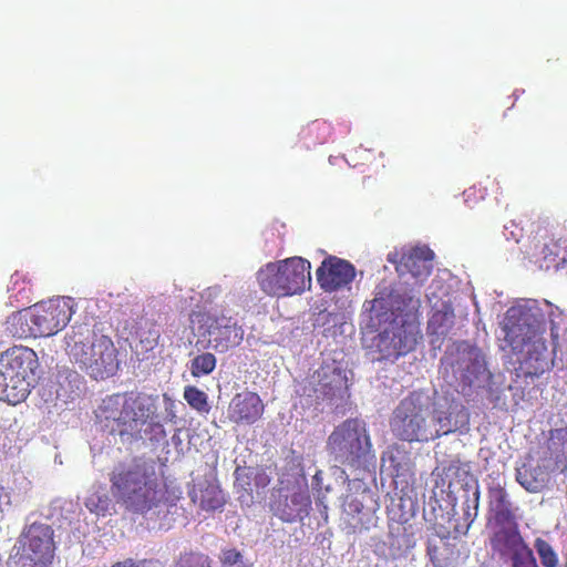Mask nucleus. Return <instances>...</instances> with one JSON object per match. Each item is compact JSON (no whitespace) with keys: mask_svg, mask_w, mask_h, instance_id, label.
<instances>
[{"mask_svg":"<svg viewBox=\"0 0 567 567\" xmlns=\"http://www.w3.org/2000/svg\"><path fill=\"white\" fill-rule=\"evenodd\" d=\"M454 324V312L451 309L437 310L427 322V330L431 334L446 336Z\"/></svg>","mask_w":567,"mask_h":567,"instance_id":"27","label":"nucleus"},{"mask_svg":"<svg viewBox=\"0 0 567 567\" xmlns=\"http://www.w3.org/2000/svg\"><path fill=\"white\" fill-rule=\"evenodd\" d=\"M243 473H244V470H241V468H239V467H238V468H236V471H235V475H236V480H237V481H239V480H241V478H243Z\"/></svg>","mask_w":567,"mask_h":567,"instance_id":"41","label":"nucleus"},{"mask_svg":"<svg viewBox=\"0 0 567 567\" xmlns=\"http://www.w3.org/2000/svg\"><path fill=\"white\" fill-rule=\"evenodd\" d=\"M547 445L556 460L567 454V426L551 430Z\"/></svg>","mask_w":567,"mask_h":567,"instance_id":"29","label":"nucleus"},{"mask_svg":"<svg viewBox=\"0 0 567 567\" xmlns=\"http://www.w3.org/2000/svg\"><path fill=\"white\" fill-rule=\"evenodd\" d=\"M11 496L10 493L0 484V512H3V505L10 506Z\"/></svg>","mask_w":567,"mask_h":567,"instance_id":"40","label":"nucleus"},{"mask_svg":"<svg viewBox=\"0 0 567 567\" xmlns=\"http://www.w3.org/2000/svg\"><path fill=\"white\" fill-rule=\"evenodd\" d=\"M513 567H538L533 550L529 547L512 556Z\"/></svg>","mask_w":567,"mask_h":567,"instance_id":"36","label":"nucleus"},{"mask_svg":"<svg viewBox=\"0 0 567 567\" xmlns=\"http://www.w3.org/2000/svg\"><path fill=\"white\" fill-rule=\"evenodd\" d=\"M21 551L9 561V567H47L54 557L53 528L44 523L25 526L20 536Z\"/></svg>","mask_w":567,"mask_h":567,"instance_id":"11","label":"nucleus"},{"mask_svg":"<svg viewBox=\"0 0 567 567\" xmlns=\"http://www.w3.org/2000/svg\"><path fill=\"white\" fill-rule=\"evenodd\" d=\"M38 354L23 346L9 348L0 355V400L12 405L23 402L35 383Z\"/></svg>","mask_w":567,"mask_h":567,"instance_id":"7","label":"nucleus"},{"mask_svg":"<svg viewBox=\"0 0 567 567\" xmlns=\"http://www.w3.org/2000/svg\"><path fill=\"white\" fill-rule=\"evenodd\" d=\"M216 363V357L213 353L198 354L190 361V373L194 378L207 375L215 370Z\"/></svg>","mask_w":567,"mask_h":567,"instance_id":"28","label":"nucleus"},{"mask_svg":"<svg viewBox=\"0 0 567 567\" xmlns=\"http://www.w3.org/2000/svg\"><path fill=\"white\" fill-rule=\"evenodd\" d=\"M220 563L224 567H251L252 563L245 559L243 554L235 549H224L220 554Z\"/></svg>","mask_w":567,"mask_h":567,"instance_id":"34","label":"nucleus"},{"mask_svg":"<svg viewBox=\"0 0 567 567\" xmlns=\"http://www.w3.org/2000/svg\"><path fill=\"white\" fill-rule=\"evenodd\" d=\"M137 324L136 334L142 347L146 351L153 350L161 337L159 324L155 320L144 317L140 319Z\"/></svg>","mask_w":567,"mask_h":567,"instance_id":"25","label":"nucleus"},{"mask_svg":"<svg viewBox=\"0 0 567 567\" xmlns=\"http://www.w3.org/2000/svg\"><path fill=\"white\" fill-rule=\"evenodd\" d=\"M372 326L380 330L377 343L383 359H398L413 351L420 338V298L408 289L378 286L374 298L364 302Z\"/></svg>","mask_w":567,"mask_h":567,"instance_id":"1","label":"nucleus"},{"mask_svg":"<svg viewBox=\"0 0 567 567\" xmlns=\"http://www.w3.org/2000/svg\"><path fill=\"white\" fill-rule=\"evenodd\" d=\"M184 399L197 412L207 413L209 411L207 394L194 385L184 389Z\"/></svg>","mask_w":567,"mask_h":567,"instance_id":"30","label":"nucleus"},{"mask_svg":"<svg viewBox=\"0 0 567 567\" xmlns=\"http://www.w3.org/2000/svg\"><path fill=\"white\" fill-rule=\"evenodd\" d=\"M518 315L522 311L511 308L506 313L504 324L505 341L513 351L525 352L519 360V370L525 377H539L549 369L547 347L542 338H536L535 330L527 320Z\"/></svg>","mask_w":567,"mask_h":567,"instance_id":"8","label":"nucleus"},{"mask_svg":"<svg viewBox=\"0 0 567 567\" xmlns=\"http://www.w3.org/2000/svg\"><path fill=\"white\" fill-rule=\"evenodd\" d=\"M550 330H551L554 351H556L558 348L561 349L563 347H565L567 350V329L564 332V338H563L561 344L558 342V338H559L558 329L555 326H553Z\"/></svg>","mask_w":567,"mask_h":567,"instance_id":"38","label":"nucleus"},{"mask_svg":"<svg viewBox=\"0 0 567 567\" xmlns=\"http://www.w3.org/2000/svg\"><path fill=\"white\" fill-rule=\"evenodd\" d=\"M163 399L165 402V410L167 412V417L172 421L176 417L175 412L173 411L175 403L166 393L163 395Z\"/></svg>","mask_w":567,"mask_h":567,"instance_id":"39","label":"nucleus"},{"mask_svg":"<svg viewBox=\"0 0 567 567\" xmlns=\"http://www.w3.org/2000/svg\"><path fill=\"white\" fill-rule=\"evenodd\" d=\"M210 343L220 353L238 347L244 339V330L230 317H219L209 328Z\"/></svg>","mask_w":567,"mask_h":567,"instance_id":"16","label":"nucleus"},{"mask_svg":"<svg viewBox=\"0 0 567 567\" xmlns=\"http://www.w3.org/2000/svg\"><path fill=\"white\" fill-rule=\"evenodd\" d=\"M71 360L94 380H105L120 369L118 350L111 337L89 328H80L66 337Z\"/></svg>","mask_w":567,"mask_h":567,"instance_id":"5","label":"nucleus"},{"mask_svg":"<svg viewBox=\"0 0 567 567\" xmlns=\"http://www.w3.org/2000/svg\"><path fill=\"white\" fill-rule=\"evenodd\" d=\"M368 496H370V494L365 491L360 496L348 495L343 503L344 512L351 516L361 514L363 511V501Z\"/></svg>","mask_w":567,"mask_h":567,"instance_id":"35","label":"nucleus"},{"mask_svg":"<svg viewBox=\"0 0 567 567\" xmlns=\"http://www.w3.org/2000/svg\"><path fill=\"white\" fill-rule=\"evenodd\" d=\"M143 439L148 440L152 443H159L165 440L166 431L164 425L158 421L157 411L152 415L151 419H147L145 425L143 426Z\"/></svg>","mask_w":567,"mask_h":567,"instance_id":"31","label":"nucleus"},{"mask_svg":"<svg viewBox=\"0 0 567 567\" xmlns=\"http://www.w3.org/2000/svg\"><path fill=\"white\" fill-rule=\"evenodd\" d=\"M493 547L501 551H508L514 556L528 547L516 530H499L493 538Z\"/></svg>","mask_w":567,"mask_h":567,"instance_id":"24","label":"nucleus"},{"mask_svg":"<svg viewBox=\"0 0 567 567\" xmlns=\"http://www.w3.org/2000/svg\"><path fill=\"white\" fill-rule=\"evenodd\" d=\"M173 567H212L207 555L199 551H185L179 555Z\"/></svg>","mask_w":567,"mask_h":567,"instance_id":"32","label":"nucleus"},{"mask_svg":"<svg viewBox=\"0 0 567 567\" xmlns=\"http://www.w3.org/2000/svg\"><path fill=\"white\" fill-rule=\"evenodd\" d=\"M550 471L544 464L527 457L526 461L516 468L517 483L529 493L543 492L550 482Z\"/></svg>","mask_w":567,"mask_h":567,"instance_id":"18","label":"nucleus"},{"mask_svg":"<svg viewBox=\"0 0 567 567\" xmlns=\"http://www.w3.org/2000/svg\"><path fill=\"white\" fill-rule=\"evenodd\" d=\"M311 264L302 257L268 262L257 272L260 289L272 297L300 295L311 286Z\"/></svg>","mask_w":567,"mask_h":567,"instance_id":"9","label":"nucleus"},{"mask_svg":"<svg viewBox=\"0 0 567 567\" xmlns=\"http://www.w3.org/2000/svg\"><path fill=\"white\" fill-rule=\"evenodd\" d=\"M318 386L324 399L343 398L347 394L349 384L346 371L334 364H323L317 371Z\"/></svg>","mask_w":567,"mask_h":567,"instance_id":"17","label":"nucleus"},{"mask_svg":"<svg viewBox=\"0 0 567 567\" xmlns=\"http://www.w3.org/2000/svg\"><path fill=\"white\" fill-rule=\"evenodd\" d=\"M8 291L11 303L16 302V307L25 306L32 300V285L28 277L20 271H16L11 276Z\"/></svg>","mask_w":567,"mask_h":567,"instance_id":"23","label":"nucleus"},{"mask_svg":"<svg viewBox=\"0 0 567 567\" xmlns=\"http://www.w3.org/2000/svg\"><path fill=\"white\" fill-rule=\"evenodd\" d=\"M158 396L143 392L115 393L99 405V417L112 421V432L131 441L143 439V426L157 411Z\"/></svg>","mask_w":567,"mask_h":567,"instance_id":"4","label":"nucleus"},{"mask_svg":"<svg viewBox=\"0 0 567 567\" xmlns=\"http://www.w3.org/2000/svg\"><path fill=\"white\" fill-rule=\"evenodd\" d=\"M434 252L429 247H414L403 252H391L388 261L400 276L411 275L417 282L429 278L433 269Z\"/></svg>","mask_w":567,"mask_h":567,"instance_id":"12","label":"nucleus"},{"mask_svg":"<svg viewBox=\"0 0 567 567\" xmlns=\"http://www.w3.org/2000/svg\"><path fill=\"white\" fill-rule=\"evenodd\" d=\"M72 315L70 299H50L12 313L7 324L14 338L51 337L66 327Z\"/></svg>","mask_w":567,"mask_h":567,"instance_id":"6","label":"nucleus"},{"mask_svg":"<svg viewBox=\"0 0 567 567\" xmlns=\"http://www.w3.org/2000/svg\"><path fill=\"white\" fill-rule=\"evenodd\" d=\"M467 410L460 404L445 409L433 404L429 395L413 391L402 399L390 417L393 436L402 442H429L468 425Z\"/></svg>","mask_w":567,"mask_h":567,"instance_id":"2","label":"nucleus"},{"mask_svg":"<svg viewBox=\"0 0 567 567\" xmlns=\"http://www.w3.org/2000/svg\"><path fill=\"white\" fill-rule=\"evenodd\" d=\"M462 373L456 375V379L463 386L473 388L480 386L481 379L486 374V362L481 352L476 349H471L466 357L461 362Z\"/></svg>","mask_w":567,"mask_h":567,"instance_id":"20","label":"nucleus"},{"mask_svg":"<svg viewBox=\"0 0 567 567\" xmlns=\"http://www.w3.org/2000/svg\"><path fill=\"white\" fill-rule=\"evenodd\" d=\"M487 498L489 512L493 514L497 525L505 526L516 523V512L518 508L509 499L508 493L502 484L489 485Z\"/></svg>","mask_w":567,"mask_h":567,"instance_id":"19","label":"nucleus"},{"mask_svg":"<svg viewBox=\"0 0 567 567\" xmlns=\"http://www.w3.org/2000/svg\"><path fill=\"white\" fill-rule=\"evenodd\" d=\"M265 405L258 393L243 391L236 393L227 408L228 420L237 425H252L261 419Z\"/></svg>","mask_w":567,"mask_h":567,"instance_id":"15","label":"nucleus"},{"mask_svg":"<svg viewBox=\"0 0 567 567\" xmlns=\"http://www.w3.org/2000/svg\"><path fill=\"white\" fill-rule=\"evenodd\" d=\"M111 567H164V564L156 558L142 559L138 561H135L132 558H126L113 564Z\"/></svg>","mask_w":567,"mask_h":567,"instance_id":"37","label":"nucleus"},{"mask_svg":"<svg viewBox=\"0 0 567 567\" xmlns=\"http://www.w3.org/2000/svg\"><path fill=\"white\" fill-rule=\"evenodd\" d=\"M534 231L536 237L544 239L540 250L539 261L544 264L540 267L549 269L551 267L558 269L567 266V238H555L554 235L548 237L549 221L546 219H538L534 223Z\"/></svg>","mask_w":567,"mask_h":567,"instance_id":"14","label":"nucleus"},{"mask_svg":"<svg viewBox=\"0 0 567 567\" xmlns=\"http://www.w3.org/2000/svg\"><path fill=\"white\" fill-rule=\"evenodd\" d=\"M355 274V267L349 260L332 255L327 256L316 271L317 281L326 292L348 287Z\"/></svg>","mask_w":567,"mask_h":567,"instance_id":"13","label":"nucleus"},{"mask_svg":"<svg viewBox=\"0 0 567 567\" xmlns=\"http://www.w3.org/2000/svg\"><path fill=\"white\" fill-rule=\"evenodd\" d=\"M331 125L326 121L316 120L302 128L300 136L311 144H323L331 135Z\"/></svg>","mask_w":567,"mask_h":567,"instance_id":"26","label":"nucleus"},{"mask_svg":"<svg viewBox=\"0 0 567 567\" xmlns=\"http://www.w3.org/2000/svg\"><path fill=\"white\" fill-rule=\"evenodd\" d=\"M110 482L116 503L134 514H146L165 498L166 492L155 467L145 461L117 464L110 474Z\"/></svg>","mask_w":567,"mask_h":567,"instance_id":"3","label":"nucleus"},{"mask_svg":"<svg viewBox=\"0 0 567 567\" xmlns=\"http://www.w3.org/2000/svg\"><path fill=\"white\" fill-rule=\"evenodd\" d=\"M190 498L206 512L220 511L226 503L219 485L208 481L198 483L190 492Z\"/></svg>","mask_w":567,"mask_h":567,"instance_id":"21","label":"nucleus"},{"mask_svg":"<svg viewBox=\"0 0 567 567\" xmlns=\"http://www.w3.org/2000/svg\"><path fill=\"white\" fill-rule=\"evenodd\" d=\"M481 491L477 481L464 486L463 524L455 525V533L466 535L475 522L480 508Z\"/></svg>","mask_w":567,"mask_h":567,"instance_id":"22","label":"nucleus"},{"mask_svg":"<svg viewBox=\"0 0 567 567\" xmlns=\"http://www.w3.org/2000/svg\"><path fill=\"white\" fill-rule=\"evenodd\" d=\"M534 547L539 556L540 563L544 567H557L558 566V556L553 549L551 545L543 539L537 538L535 540Z\"/></svg>","mask_w":567,"mask_h":567,"instance_id":"33","label":"nucleus"},{"mask_svg":"<svg viewBox=\"0 0 567 567\" xmlns=\"http://www.w3.org/2000/svg\"><path fill=\"white\" fill-rule=\"evenodd\" d=\"M327 445L337 462L353 468L363 467L374 458L365 423L359 419L339 424L329 435Z\"/></svg>","mask_w":567,"mask_h":567,"instance_id":"10","label":"nucleus"}]
</instances>
